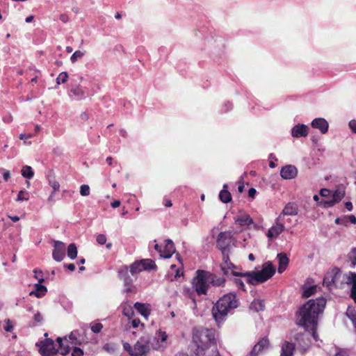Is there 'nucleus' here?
Masks as SVG:
<instances>
[{
    "label": "nucleus",
    "mask_w": 356,
    "mask_h": 356,
    "mask_svg": "<svg viewBox=\"0 0 356 356\" xmlns=\"http://www.w3.org/2000/svg\"><path fill=\"white\" fill-rule=\"evenodd\" d=\"M196 273L197 275L193 281V288L199 296L206 295L209 287L207 271L198 270Z\"/></svg>",
    "instance_id": "6"
},
{
    "label": "nucleus",
    "mask_w": 356,
    "mask_h": 356,
    "mask_svg": "<svg viewBox=\"0 0 356 356\" xmlns=\"http://www.w3.org/2000/svg\"><path fill=\"white\" fill-rule=\"evenodd\" d=\"M84 56V53L78 50L76 51L70 57V60L72 63H74L78 58H81Z\"/></svg>",
    "instance_id": "41"
},
{
    "label": "nucleus",
    "mask_w": 356,
    "mask_h": 356,
    "mask_svg": "<svg viewBox=\"0 0 356 356\" xmlns=\"http://www.w3.org/2000/svg\"><path fill=\"white\" fill-rule=\"evenodd\" d=\"M135 309L141 314L145 318H147L150 314V305L149 304H145L141 302H136L134 304Z\"/></svg>",
    "instance_id": "23"
},
{
    "label": "nucleus",
    "mask_w": 356,
    "mask_h": 356,
    "mask_svg": "<svg viewBox=\"0 0 356 356\" xmlns=\"http://www.w3.org/2000/svg\"><path fill=\"white\" fill-rule=\"evenodd\" d=\"M80 193L83 196H87L90 194V187L88 185L83 184L80 188Z\"/></svg>",
    "instance_id": "45"
},
{
    "label": "nucleus",
    "mask_w": 356,
    "mask_h": 356,
    "mask_svg": "<svg viewBox=\"0 0 356 356\" xmlns=\"http://www.w3.org/2000/svg\"><path fill=\"white\" fill-rule=\"evenodd\" d=\"M33 319L36 323H41L43 318L39 312H37L33 316Z\"/></svg>",
    "instance_id": "55"
},
{
    "label": "nucleus",
    "mask_w": 356,
    "mask_h": 356,
    "mask_svg": "<svg viewBox=\"0 0 356 356\" xmlns=\"http://www.w3.org/2000/svg\"><path fill=\"white\" fill-rule=\"evenodd\" d=\"M34 277L38 281V283H42L44 281V279L43 277V273L42 270L39 269H34Z\"/></svg>",
    "instance_id": "39"
},
{
    "label": "nucleus",
    "mask_w": 356,
    "mask_h": 356,
    "mask_svg": "<svg viewBox=\"0 0 356 356\" xmlns=\"http://www.w3.org/2000/svg\"><path fill=\"white\" fill-rule=\"evenodd\" d=\"M240 302L235 293L230 292L220 298L212 308V316L218 324L223 322L229 312L239 306Z\"/></svg>",
    "instance_id": "3"
},
{
    "label": "nucleus",
    "mask_w": 356,
    "mask_h": 356,
    "mask_svg": "<svg viewBox=\"0 0 356 356\" xmlns=\"http://www.w3.org/2000/svg\"><path fill=\"white\" fill-rule=\"evenodd\" d=\"M129 323L131 324L130 326L134 327V328L138 327L140 325L143 327H144V326H145V325L143 323H140V321L138 318H134V319L131 318V320H129Z\"/></svg>",
    "instance_id": "44"
},
{
    "label": "nucleus",
    "mask_w": 356,
    "mask_h": 356,
    "mask_svg": "<svg viewBox=\"0 0 356 356\" xmlns=\"http://www.w3.org/2000/svg\"><path fill=\"white\" fill-rule=\"evenodd\" d=\"M349 127L352 131L356 134V120H352L349 122Z\"/></svg>",
    "instance_id": "56"
},
{
    "label": "nucleus",
    "mask_w": 356,
    "mask_h": 356,
    "mask_svg": "<svg viewBox=\"0 0 356 356\" xmlns=\"http://www.w3.org/2000/svg\"><path fill=\"white\" fill-rule=\"evenodd\" d=\"M351 284H352V288L350 290V296L354 300V302L356 303V274L355 273L352 274Z\"/></svg>",
    "instance_id": "34"
},
{
    "label": "nucleus",
    "mask_w": 356,
    "mask_h": 356,
    "mask_svg": "<svg viewBox=\"0 0 356 356\" xmlns=\"http://www.w3.org/2000/svg\"><path fill=\"white\" fill-rule=\"evenodd\" d=\"M275 273V268L271 261H267L264 264L263 268L260 271H249L241 273L233 271L234 276L247 277V282L250 284H257L264 283L272 277Z\"/></svg>",
    "instance_id": "4"
},
{
    "label": "nucleus",
    "mask_w": 356,
    "mask_h": 356,
    "mask_svg": "<svg viewBox=\"0 0 356 356\" xmlns=\"http://www.w3.org/2000/svg\"><path fill=\"white\" fill-rule=\"evenodd\" d=\"M3 177L5 181H8L9 178L10 177V173L9 170H4V172L3 173Z\"/></svg>",
    "instance_id": "62"
},
{
    "label": "nucleus",
    "mask_w": 356,
    "mask_h": 356,
    "mask_svg": "<svg viewBox=\"0 0 356 356\" xmlns=\"http://www.w3.org/2000/svg\"><path fill=\"white\" fill-rule=\"evenodd\" d=\"M335 356H348V352L345 350H340L336 353Z\"/></svg>",
    "instance_id": "60"
},
{
    "label": "nucleus",
    "mask_w": 356,
    "mask_h": 356,
    "mask_svg": "<svg viewBox=\"0 0 356 356\" xmlns=\"http://www.w3.org/2000/svg\"><path fill=\"white\" fill-rule=\"evenodd\" d=\"M68 79V74L66 72H61L56 79L57 83L60 84L67 82Z\"/></svg>",
    "instance_id": "40"
},
{
    "label": "nucleus",
    "mask_w": 356,
    "mask_h": 356,
    "mask_svg": "<svg viewBox=\"0 0 356 356\" xmlns=\"http://www.w3.org/2000/svg\"><path fill=\"white\" fill-rule=\"evenodd\" d=\"M257 193V191L254 188H250L248 191V196L250 197L254 198Z\"/></svg>",
    "instance_id": "58"
},
{
    "label": "nucleus",
    "mask_w": 356,
    "mask_h": 356,
    "mask_svg": "<svg viewBox=\"0 0 356 356\" xmlns=\"http://www.w3.org/2000/svg\"><path fill=\"white\" fill-rule=\"evenodd\" d=\"M298 170L292 165H288L282 168L280 170V175L284 179H293L297 176Z\"/></svg>",
    "instance_id": "18"
},
{
    "label": "nucleus",
    "mask_w": 356,
    "mask_h": 356,
    "mask_svg": "<svg viewBox=\"0 0 356 356\" xmlns=\"http://www.w3.org/2000/svg\"><path fill=\"white\" fill-rule=\"evenodd\" d=\"M28 199L29 197L25 196V193L23 191L19 192L17 197V201L27 200Z\"/></svg>",
    "instance_id": "53"
},
{
    "label": "nucleus",
    "mask_w": 356,
    "mask_h": 356,
    "mask_svg": "<svg viewBox=\"0 0 356 356\" xmlns=\"http://www.w3.org/2000/svg\"><path fill=\"white\" fill-rule=\"evenodd\" d=\"M37 346H40L39 350L42 356H51L58 351L56 349L54 342L51 339H46L40 341V344L37 343Z\"/></svg>",
    "instance_id": "12"
},
{
    "label": "nucleus",
    "mask_w": 356,
    "mask_h": 356,
    "mask_svg": "<svg viewBox=\"0 0 356 356\" xmlns=\"http://www.w3.org/2000/svg\"><path fill=\"white\" fill-rule=\"evenodd\" d=\"M298 213V207L294 202H289L284 207L278 217L284 221L285 216H296Z\"/></svg>",
    "instance_id": "17"
},
{
    "label": "nucleus",
    "mask_w": 356,
    "mask_h": 356,
    "mask_svg": "<svg viewBox=\"0 0 356 356\" xmlns=\"http://www.w3.org/2000/svg\"><path fill=\"white\" fill-rule=\"evenodd\" d=\"M251 307L257 312L263 311L265 307V305L263 300H254L251 304Z\"/></svg>",
    "instance_id": "36"
},
{
    "label": "nucleus",
    "mask_w": 356,
    "mask_h": 356,
    "mask_svg": "<svg viewBox=\"0 0 356 356\" xmlns=\"http://www.w3.org/2000/svg\"><path fill=\"white\" fill-rule=\"evenodd\" d=\"M122 314L127 316L129 320H131L134 315V312L131 308H124L122 311Z\"/></svg>",
    "instance_id": "46"
},
{
    "label": "nucleus",
    "mask_w": 356,
    "mask_h": 356,
    "mask_svg": "<svg viewBox=\"0 0 356 356\" xmlns=\"http://www.w3.org/2000/svg\"><path fill=\"white\" fill-rule=\"evenodd\" d=\"M167 337L165 332L159 331L153 337H145V341L149 345L150 349L163 350L166 347Z\"/></svg>",
    "instance_id": "9"
},
{
    "label": "nucleus",
    "mask_w": 356,
    "mask_h": 356,
    "mask_svg": "<svg viewBox=\"0 0 356 356\" xmlns=\"http://www.w3.org/2000/svg\"><path fill=\"white\" fill-rule=\"evenodd\" d=\"M311 336L312 337V332H309V333L300 332L293 336L295 343L302 352H305L309 347Z\"/></svg>",
    "instance_id": "11"
},
{
    "label": "nucleus",
    "mask_w": 356,
    "mask_h": 356,
    "mask_svg": "<svg viewBox=\"0 0 356 356\" xmlns=\"http://www.w3.org/2000/svg\"><path fill=\"white\" fill-rule=\"evenodd\" d=\"M222 264L220 265V268L223 271L225 275L228 274V270H232V273L233 271H235V269H237V266H235L232 262H231L229 259V254H228V259H225L224 255H222Z\"/></svg>",
    "instance_id": "25"
},
{
    "label": "nucleus",
    "mask_w": 356,
    "mask_h": 356,
    "mask_svg": "<svg viewBox=\"0 0 356 356\" xmlns=\"http://www.w3.org/2000/svg\"><path fill=\"white\" fill-rule=\"evenodd\" d=\"M316 291V286L314 285V286H309L308 288H307L306 289L304 290L302 296L305 298H309L311 296H312L313 294H314Z\"/></svg>",
    "instance_id": "38"
},
{
    "label": "nucleus",
    "mask_w": 356,
    "mask_h": 356,
    "mask_svg": "<svg viewBox=\"0 0 356 356\" xmlns=\"http://www.w3.org/2000/svg\"><path fill=\"white\" fill-rule=\"evenodd\" d=\"M330 194V191L327 188H322L320 191V195L322 197H328Z\"/></svg>",
    "instance_id": "57"
},
{
    "label": "nucleus",
    "mask_w": 356,
    "mask_h": 356,
    "mask_svg": "<svg viewBox=\"0 0 356 356\" xmlns=\"http://www.w3.org/2000/svg\"><path fill=\"white\" fill-rule=\"evenodd\" d=\"M321 203L324 205L325 207H332L337 202L334 200V199L332 198L330 200L323 201Z\"/></svg>",
    "instance_id": "51"
},
{
    "label": "nucleus",
    "mask_w": 356,
    "mask_h": 356,
    "mask_svg": "<svg viewBox=\"0 0 356 356\" xmlns=\"http://www.w3.org/2000/svg\"><path fill=\"white\" fill-rule=\"evenodd\" d=\"M65 256V245L61 241H55L52 257L56 261H61Z\"/></svg>",
    "instance_id": "15"
},
{
    "label": "nucleus",
    "mask_w": 356,
    "mask_h": 356,
    "mask_svg": "<svg viewBox=\"0 0 356 356\" xmlns=\"http://www.w3.org/2000/svg\"><path fill=\"white\" fill-rule=\"evenodd\" d=\"M207 280H209V283L211 284L216 286H220L225 284V279L223 277H220L217 276L216 275L209 273L207 271Z\"/></svg>",
    "instance_id": "27"
},
{
    "label": "nucleus",
    "mask_w": 356,
    "mask_h": 356,
    "mask_svg": "<svg viewBox=\"0 0 356 356\" xmlns=\"http://www.w3.org/2000/svg\"><path fill=\"white\" fill-rule=\"evenodd\" d=\"M145 337H140L134 346V352L131 356H146L151 350L149 345L147 343Z\"/></svg>",
    "instance_id": "13"
},
{
    "label": "nucleus",
    "mask_w": 356,
    "mask_h": 356,
    "mask_svg": "<svg viewBox=\"0 0 356 356\" xmlns=\"http://www.w3.org/2000/svg\"><path fill=\"white\" fill-rule=\"evenodd\" d=\"M97 242L99 245H104L106 242V236L104 234H99L97 236Z\"/></svg>",
    "instance_id": "48"
},
{
    "label": "nucleus",
    "mask_w": 356,
    "mask_h": 356,
    "mask_svg": "<svg viewBox=\"0 0 356 356\" xmlns=\"http://www.w3.org/2000/svg\"><path fill=\"white\" fill-rule=\"evenodd\" d=\"M42 283H38L34 285L35 290L30 292V296H35L37 298H42L45 296L47 289Z\"/></svg>",
    "instance_id": "28"
},
{
    "label": "nucleus",
    "mask_w": 356,
    "mask_h": 356,
    "mask_svg": "<svg viewBox=\"0 0 356 356\" xmlns=\"http://www.w3.org/2000/svg\"><path fill=\"white\" fill-rule=\"evenodd\" d=\"M32 136H33L32 134H21L19 135V139L20 140H26V139L31 138Z\"/></svg>",
    "instance_id": "59"
},
{
    "label": "nucleus",
    "mask_w": 356,
    "mask_h": 356,
    "mask_svg": "<svg viewBox=\"0 0 356 356\" xmlns=\"http://www.w3.org/2000/svg\"><path fill=\"white\" fill-rule=\"evenodd\" d=\"M65 266L70 271L75 270V265L74 264H65Z\"/></svg>",
    "instance_id": "64"
},
{
    "label": "nucleus",
    "mask_w": 356,
    "mask_h": 356,
    "mask_svg": "<svg viewBox=\"0 0 356 356\" xmlns=\"http://www.w3.org/2000/svg\"><path fill=\"white\" fill-rule=\"evenodd\" d=\"M22 175L27 179H32L34 176V172L32 168L29 165H24L21 170Z\"/></svg>",
    "instance_id": "33"
},
{
    "label": "nucleus",
    "mask_w": 356,
    "mask_h": 356,
    "mask_svg": "<svg viewBox=\"0 0 356 356\" xmlns=\"http://www.w3.org/2000/svg\"><path fill=\"white\" fill-rule=\"evenodd\" d=\"M326 300L323 297L312 299L305 303L296 314V324L312 332L313 338L316 341V328L318 316L324 310Z\"/></svg>",
    "instance_id": "1"
},
{
    "label": "nucleus",
    "mask_w": 356,
    "mask_h": 356,
    "mask_svg": "<svg viewBox=\"0 0 356 356\" xmlns=\"http://www.w3.org/2000/svg\"><path fill=\"white\" fill-rule=\"evenodd\" d=\"M284 230V225L281 217H277L275 220V225L272 226L268 231L267 236L270 239L277 237Z\"/></svg>",
    "instance_id": "14"
},
{
    "label": "nucleus",
    "mask_w": 356,
    "mask_h": 356,
    "mask_svg": "<svg viewBox=\"0 0 356 356\" xmlns=\"http://www.w3.org/2000/svg\"><path fill=\"white\" fill-rule=\"evenodd\" d=\"M235 222L240 226L250 225L253 224V220L248 214H243L235 218Z\"/></svg>",
    "instance_id": "29"
},
{
    "label": "nucleus",
    "mask_w": 356,
    "mask_h": 356,
    "mask_svg": "<svg viewBox=\"0 0 356 356\" xmlns=\"http://www.w3.org/2000/svg\"><path fill=\"white\" fill-rule=\"evenodd\" d=\"M67 256L74 259L77 257V248L74 243H70L67 248Z\"/></svg>",
    "instance_id": "35"
},
{
    "label": "nucleus",
    "mask_w": 356,
    "mask_h": 356,
    "mask_svg": "<svg viewBox=\"0 0 356 356\" xmlns=\"http://www.w3.org/2000/svg\"><path fill=\"white\" fill-rule=\"evenodd\" d=\"M47 179L49 181V184L52 187L53 192L49 197V200H51L53 197V195L55 192L58 191L60 190V184L56 180V177L53 172H49V173L47 175Z\"/></svg>",
    "instance_id": "24"
},
{
    "label": "nucleus",
    "mask_w": 356,
    "mask_h": 356,
    "mask_svg": "<svg viewBox=\"0 0 356 356\" xmlns=\"http://www.w3.org/2000/svg\"><path fill=\"white\" fill-rule=\"evenodd\" d=\"M4 330L6 332H12L13 330V325L10 319H7L6 321V325L4 326Z\"/></svg>",
    "instance_id": "49"
},
{
    "label": "nucleus",
    "mask_w": 356,
    "mask_h": 356,
    "mask_svg": "<svg viewBox=\"0 0 356 356\" xmlns=\"http://www.w3.org/2000/svg\"><path fill=\"white\" fill-rule=\"evenodd\" d=\"M295 350V343L284 341L281 346L280 356H293Z\"/></svg>",
    "instance_id": "20"
},
{
    "label": "nucleus",
    "mask_w": 356,
    "mask_h": 356,
    "mask_svg": "<svg viewBox=\"0 0 356 356\" xmlns=\"http://www.w3.org/2000/svg\"><path fill=\"white\" fill-rule=\"evenodd\" d=\"M346 315L356 328V311L355 309L351 307H348L346 311Z\"/></svg>",
    "instance_id": "37"
},
{
    "label": "nucleus",
    "mask_w": 356,
    "mask_h": 356,
    "mask_svg": "<svg viewBox=\"0 0 356 356\" xmlns=\"http://www.w3.org/2000/svg\"><path fill=\"white\" fill-rule=\"evenodd\" d=\"M277 258L279 259V266L277 268V271L279 273H282L286 268L289 259L287 257L286 254L284 253H280L277 254Z\"/></svg>",
    "instance_id": "26"
},
{
    "label": "nucleus",
    "mask_w": 356,
    "mask_h": 356,
    "mask_svg": "<svg viewBox=\"0 0 356 356\" xmlns=\"http://www.w3.org/2000/svg\"><path fill=\"white\" fill-rule=\"evenodd\" d=\"M123 347L124 350H127L131 356V353L134 352V348L129 343H124L123 344Z\"/></svg>",
    "instance_id": "54"
},
{
    "label": "nucleus",
    "mask_w": 356,
    "mask_h": 356,
    "mask_svg": "<svg viewBox=\"0 0 356 356\" xmlns=\"http://www.w3.org/2000/svg\"><path fill=\"white\" fill-rule=\"evenodd\" d=\"M70 92L79 99H82L86 94L85 89L79 86L72 87Z\"/></svg>",
    "instance_id": "32"
},
{
    "label": "nucleus",
    "mask_w": 356,
    "mask_h": 356,
    "mask_svg": "<svg viewBox=\"0 0 356 356\" xmlns=\"http://www.w3.org/2000/svg\"><path fill=\"white\" fill-rule=\"evenodd\" d=\"M291 135L294 138L306 137L308 135V127L305 124H298L291 129Z\"/></svg>",
    "instance_id": "22"
},
{
    "label": "nucleus",
    "mask_w": 356,
    "mask_h": 356,
    "mask_svg": "<svg viewBox=\"0 0 356 356\" xmlns=\"http://www.w3.org/2000/svg\"><path fill=\"white\" fill-rule=\"evenodd\" d=\"M269 346V340L267 337L261 338L253 347L250 355V356H258L263 350L267 349Z\"/></svg>",
    "instance_id": "16"
},
{
    "label": "nucleus",
    "mask_w": 356,
    "mask_h": 356,
    "mask_svg": "<svg viewBox=\"0 0 356 356\" xmlns=\"http://www.w3.org/2000/svg\"><path fill=\"white\" fill-rule=\"evenodd\" d=\"M219 198L223 203H228L232 201V195L227 190V184H224L223 189L219 193Z\"/></svg>",
    "instance_id": "30"
},
{
    "label": "nucleus",
    "mask_w": 356,
    "mask_h": 356,
    "mask_svg": "<svg viewBox=\"0 0 356 356\" xmlns=\"http://www.w3.org/2000/svg\"><path fill=\"white\" fill-rule=\"evenodd\" d=\"M193 343L191 356H207L210 348H216L215 330L204 327H195L193 331Z\"/></svg>",
    "instance_id": "2"
},
{
    "label": "nucleus",
    "mask_w": 356,
    "mask_h": 356,
    "mask_svg": "<svg viewBox=\"0 0 356 356\" xmlns=\"http://www.w3.org/2000/svg\"><path fill=\"white\" fill-rule=\"evenodd\" d=\"M56 341L59 345V348H60L61 354L63 355H65V354H67L69 352V346L67 343V337H65L63 338L58 337Z\"/></svg>",
    "instance_id": "31"
},
{
    "label": "nucleus",
    "mask_w": 356,
    "mask_h": 356,
    "mask_svg": "<svg viewBox=\"0 0 356 356\" xmlns=\"http://www.w3.org/2000/svg\"><path fill=\"white\" fill-rule=\"evenodd\" d=\"M211 352H212V355H207V356H220V353L217 349V346H216V348H211Z\"/></svg>",
    "instance_id": "61"
},
{
    "label": "nucleus",
    "mask_w": 356,
    "mask_h": 356,
    "mask_svg": "<svg viewBox=\"0 0 356 356\" xmlns=\"http://www.w3.org/2000/svg\"><path fill=\"white\" fill-rule=\"evenodd\" d=\"M232 233L231 232H221L218 236L216 240V246L221 251L222 255L225 259H228V254L230 252V244L232 239Z\"/></svg>",
    "instance_id": "8"
},
{
    "label": "nucleus",
    "mask_w": 356,
    "mask_h": 356,
    "mask_svg": "<svg viewBox=\"0 0 356 356\" xmlns=\"http://www.w3.org/2000/svg\"><path fill=\"white\" fill-rule=\"evenodd\" d=\"M352 277L344 274L339 268H334L327 271L323 279V285L329 290L333 288H342L344 284H351Z\"/></svg>",
    "instance_id": "5"
},
{
    "label": "nucleus",
    "mask_w": 356,
    "mask_h": 356,
    "mask_svg": "<svg viewBox=\"0 0 356 356\" xmlns=\"http://www.w3.org/2000/svg\"><path fill=\"white\" fill-rule=\"evenodd\" d=\"M175 252V247L173 241L171 239H166L165 241V245L162 249L161 257L170 258Z\"/></svg>",
    "instance_id": "19"
},
{
    "label": "nucleus",
    "mask_w": 356,
    "mask_h": 356,
    "mask_svg": "<svg viewBox=\"0 0 356 356\" xmlns=\"http://www.w3.org/2000/svg\"><path fill=\"white\" fill-rule=\"evenodd\" d=\"M312 127L320 130L321 133L325 134L328 131V122L324 118H316L312 122Z\"/></svg>",
    "instance_id": "21"
},
{
    "label": "nucleus",
    "mask_w": 356,
    "mask_h": 356,
    "mask_svg": "<svg viewBox=\"0 0 356 356\" xmlns=\"http://www.w3.org/2000/svg\"><path fill=\"white\" fill-rule=\"evenodd\" d=\"M344 193L336 190L333 195H332V199L337 203L341 200V199L343 197Z\"/></svg>",
    "instance_id": "43"
},
{
    "label": "nucleus",
    "mask_w": 356,
    "mask_h": 356,
    "mask_svg": "<svg viewBox=\"0 0 356 356\" xmlns=\"http://www.w3.org/2000/svg\"><path fill=\"white\" fill-rule=\"evenodd\" d=\"M102 328H103V325L101 323H95L92 324L91 326L92 332L95 334H98V333L101 332Z\"/></svg>",
    "instance_id": "42"
},
{
    "label": "nucleus",
    "mask_w": 356,
    "mask_h": 356,
    "mask_svg": "<svg viewBox=\"0 0 356 356\" xmlns=\"http://www.w3.org/2000/svg\"><path fill=\"white\" fill-rule=\"evenodd\" d=\"M129 270L127 266L120 267L118 270V277L124 283L125 291L127 293H135L136 288L134 286V279L129 275Z\"/></svg>",
    "instance_id": "10"
},
{
    "label": "nucleus",
    "mask_w": 356,
    "mask_h": 356,
    "mask_svg": "<svg viewBox=\"0 0 356 356\" xmlns=\"http://www.w3.org/2000/svg\"><path fill=\"white\" fill-rule=\"evenodd\" d=\"M157 268L155 262L150 259H145L138 261H136L131 264L129 267V271L132 277L135 279L137 278L138 273L143 270H154Z\"/></svg>",
    "instance_id": "7"
},
{
    "label": "nucleus",
    "mask_w": 356,
    "mask_h": 356,
    "mask_svg": "<svg viewBox=\"0 0 356 356\" xmlns=\"http://www.w3.org/2000/svg\"><path fill=\"white\" fill-rule=\"evenodd\" d=\"M349 258L353 265L356 264V248H353L349 254Z\"/></svg>",
    "instance_id": "47"
},
{
    "label": "nucleus",
    "mask_w": 356,
    "mask_h": 356,
    "mask_svg": "<svg viewBox=\"0 0 356 356\" xmlns=\"http://www.w3.org/2000/svg\"><path fill=\"white\" fill-rule=\"evenodd\" d=\"M83 351L78 347L74 348L72 356H83Z\"/></svg>",
    "instance_id": "50"
},
{
    "label": "nucleus",
    "mask_w": 356,
    "mask_h": 356,
    "mask_svg": "<svg viewBox=\"0 0 356 356\" xmlns=\"http://www.w3.org/2000/svg\"><path fill=\"white\" fill-rule=\"evenodd\" d=\"M120 204L121 202L120 200H114L113 202H111V207L113 208H117L120 206Z\"/></svg>",
    "instance_id": "63"
},
{
    "label": "nucleus",
    "mask_w": 356,
    "mask_h": 356,
    "mask_svg": "<svg viewBox=\"0 0 356 356\" xmlns=\"http://www.w3.org/2000/svg\"><path fill=\"white\" fill-rule=\"evenodd\" d=\"M234 283L238 286V287L243 290V291H245V285H244V283L241 280V279H238V278H236L234 279Z\"/></svg>",
    "instance_id": "52"
}]
</instances>
